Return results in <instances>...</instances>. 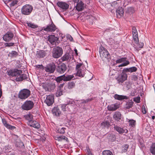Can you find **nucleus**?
<instances>
[{
  "label": "nucleus",
  "mask_w": 155,
  "mask_h": 155,
  "mask_svg": "<svg viewBox=\"0 0 155 155\" xmlns=\"http://www.w3.org/2000/svg\"><path fill=\"white\" fill-rule=\"evenodd\" d=\"M2 95V91L1 89H0V98L1 97Z\"/></svg>",
  "instance_id": "nucleus-60"
},
{
  "label": "nucleus",
  "mask_w": 155,
  "mask_h": 155,
  "mask_svg": "<svg viewBox=\"0 0 155 155\" xmlns=\"http://www.w3.org/2000/svg\"><path fill=\"white\" fill-rule=\"evenodd\" d=\"M59 36L61 37V39L63 38L64 37V35L61 33H59Z\"/></svg>",
  "instance_id": "nucleus-57"
},
{
  "label": "nucleus",
  "mask_w": 155,
  "mask_h": 155,
  "mask_svg": "<svg viewBox=\"0 0 155 155\" xmlns=\"http://www.w3.org/2000/svg\"><path fill=\"white\" fill-rule=\"evenodd\" d=\"M44 99V102L48 106L51 105L54 102V96L52 94L46 95Z\"/></svg>",
  "instance_id": "nucleus-9"
},
{
  "label": "nucleus",
  "mask_w": 155,
  "mask_h": 155,
  "mask_svg": "<svg viewBox=\"0 0 155 155\" xmlns=\"http://www.w3.org/2000/svg\"><path fill=\"white\" fill-rule=\"evenodd\" d=\"M62 53L63 51L62 48L57 47L53 49L52 56L54 58H58L61 56Z\"/></svg>",
  "instance_id": "nucleus-2"
},
{
  "label": "nucleus",
  "mask_w": 155,
  "mask_h": 155,
  "mask_svg": "<svg viewBox=\"0 0 155 155\" xmlns=\"http://www.w3.org/2000/svg\"><path fill=\"white\" fill-rule=\"evenodd\" d=\"M47 51L44 50H39L37 52V55L38 57L43 58L45 57Z\"/></svg>",
  "instance_id": "nucleus-23"
},
{
  "label": "nucleus",
  "mask_w": 155,
  "mask_h": 155,
  "mask_svg": "<svg viewBox=\"0 0 155 155\" xmlns=\"http://www.w3.org/2000/svg\"><path fill=\"white\" fill-rule=\"evenodd\" d=\"M14 44V43H7L5 44V45L6 47H10L13 46Z\"/></svg>",
  "instance_id": "nucleus-54"
},
{
  "label": "nucleus",
  "mask_w": 155,
  "mask_h": 155,
  "mask_svg": "<svg viewBox=\"0 0 155 155\" xmlns=\"http://www.w3.org/2000/svg\"><path fill=\"white\" fill-rule=\"evenodd\" d=\"M13 36V34L12 33L8 32L4 35L3 39L6 41H9L12 39Z\"/></svg>",
  "instance_id": "nucleus-14"
},
{
  "label": "nucleus",
  "mask_w": 155,
  "mask_h": 155,
  "mask_svg": "<svg viewBox=\"0 0 155 155\" xmlns=\"http://www.w3.org/2000/svg\"><path fill=\"white\" fill-rule=\"evenodd\" d=\"M22 73V71L20 70L15 69L14 70V76L18 77Z\"/></svg>",
  "instance_id": "nucleus-36"
},
{
  "label": "nucleus",
  "mask_w": 155,
  "mask_h": 155,
  "mask_svg": "<svg viewBox=\"0 0 155 155\" xmlns=\"http://www.w3.org/2000/svg\"><path fill=\"white\" fill-rule=\"evenodd\" d=\"M64 76V81H68L71 80L74 77V76L73 75H65V74L63 75Z\"/></svg>",
  "instance_id": "nucleus-31"
},
{
  "label": "nucleus",
  "mask_w": 155,
  "mask_h": 155,
  "mask_svg": "<svg viewBox=\"0 0 155 155\" xmlns=\"http://www.w3.org/2000/svg\"><path fill=\"white\" fill-rule=\"evenodd\" d=\"M133 104L132 100H129L126 104V107L127 109L131 108L133 107Z\"/></svg>",
  "instance_id": "nucleus-35"
},
{
  "label": "nucleus",
  "mask_w": 155,
  "mask_h": 155,
  "mask_svg": "<svg viewBox=\"0 0 155 155\" xmlns=\"http://www.w3.org/2000/svg\"><path fill=\"white\" fill-rule=\"evenodd\" d=\"M87 152L89 154V155H91V153L90 152V150L89 149V148H87Z\"/></svg>",
  "instance_id": "nucleus-58"
},
{
  "label": "nucleus",
  "mask_w": 155,
  "mask_h": 155,
  "mask_svg": "<svg viewBox=\"0 0 155 155\" xmlns=\"http://www.w3.org/2000/svg\"><path fill=\"white\" fill-rule=\"evenodd\" d=\"M18 0H8L7 1V3L11 7H16L18 5Z\"/></svg>",
  "instance_id": "nucleus-19"
},
{
  "label": "nucleus",
  "mask_w": 155,
  "mask_h": 155,
  "mask_svg": "<svg viewBox=\"0 0 155 155\" xmlns=\"http://www.w3.org/2000/svg\"><path fill=\"white\" fill-rule=\"evenodd\" d=\"M129 146L127 144H125V145L123 146L122 147V150L124 152H125L127 151L128 148Z\"/></svg>",
  "instance_id": "nucleus-49"
},
{
  "label": "nucleus",
  "mask_w": 155,
  "mask_h": 155,
  "mask_svg": "<svg viewBox=\"0 0 155 155\" xmlns=\"http://www.w3.org/2000/svg\"><path fill=\"white\" fill-rule=\"evenodd\" d=\"M134 79V80H136V79H137V77L136 76H134L133 77V79H132V80L133 79Z\"/></svg>",
  "instance_id": "nucleus-63"
},
{
  "label": "nucleus",
  "mask_w": 155,
  "mask_h": 155,
  "mask_svg": "<svg viewBox=\"0 0 155 155\" xmlns=\"http://www.w3.org/2000/svg\"><path fill=\"white\" fill-rule=\"evenodd\" d=\"M64 76L62 75L56 78L55 81L58 83H61L62 80L64 81Z\"/></svg>",
  "instance_id": "nucleus-43"
},
{
  "label": "nucleus",
  "mask_w": 155,
  "mask_h": 155,
  "mask_svg": "<svg viewBox=\"0 0 155 155\" xmlns=\"http://www.w3.org/2000/svg\"><path fill=\"white\" fill-rule=\"evenodd\" d=\"M52 112L54 115L56 116L59 115L61 113V111L58 107H54L52 110Z\"/></svg>",
  "instance_id": "nucleus-25"
},
{
  "label": "nucleus",
  "mask_w": 155,
  "mask_h": 155,
  "mask_svg": "<svg viewBox=\"0 0 155 155\" xmlns=\"http://www.w3.org/2000/svg\"><path fill=\"white\" fill-rule=\"evenodd\" d=\"M47 38L48 41L51 43V47H54L58 44V38L56 37H55L54 35H49Z\"/></svg>",
  "instance_id": "nucleus-3"
},
{
  "label": "nucleus",
  "mask_w": 155,
  "mask_h": 155,
  "mask_svg": "<svg viewBox=\"0 0 155 155\" xmlns=\"http://www.w3.org/2000/svg\"><path fill=\"white\" fill-rule=\"evenodd\" d=\"M127 74L125 73H122L119 75L116 79L118 83L120 84L124 82L127 79Z\"/></svg>",
  "instance_id": "nucleus-10"
},
{
  "label": "nucleus",
  "mask_w": 155,
  "mask_h": 155,
  "mask_svg": "<svg viewBox=\"0 0 155 155\" xmlns=\"http://www.w3.org/2000/svg\"><path fill=\"white\" fill-rule=\"evenodd\" d=\"M28 124L30 126L36 129H38L40 127L39 123L35 120H32L31 121H28Z\"/></svg>",
  "instance_id": "nucleus-16"
},
{
  "label": "nucleus",
  "mask_w": 155,
  "mask_h": 155,
  "mask_svg": "<svg viewBox=\"0 0 155 155\" xmlns=\"http://www.w3.org/2000/svg\"><path fill=\"white\" fill-rule=\"evenodd\" d=\"M121 114L120 113L118 112H117L115 113L113 117L114 118L117 120H119L121 119Z\"/></svg>",
  "instance_id": "nucleus-32"
},
{
  "label": "nucleus",
  "mask_w": 155,
  "mask_h": 155,
  "mask_svg": "<svg viewBox=\"0 0 155 155\" xmlns=\"http://www.w3.org/2000/svg\"><path fill=\"white\" fill-rule=\"evenodd\" d=\"M77 75L79 77H83L85 74L86 68L81 64L78 63L76 67Z\"/></svg>",
  "instance_id": "nucleus-1"
},
{
  "label": "nucleus",
  "mask_w": 155,
  "mask_h": 155,
  "mask_svg": "<svg viewBox=\"0 0 155 155\" xmlns=\"http://www.w3.org/2000/svg\"><path fill=\"white\" fill-rule=\"evenodd\" d=\"M42 87L46 91H51L55 88V86L54 83L50 82L42 84Z\"/></svg>",
  "instance_id": "nucleus-8"
},
{
  "label": "nucleus",
  "mask_w": 155,
  "mask_h": 155,
  "mask_svg": "<svg viewBox=\"0 0 155 155\" xmlns=\"http://www.w3.org/2000/svg\"><path fill=\"white\" fill-rule=\"evenodd\" d=\"M127 11L129 13L133 12L134 11V8L132 7H129L127 8Z\"/></svg>",
  "instance_id": "nucleus-52"
},
{
  "label": "nucleus",
  "mask_w": 155,
  "mask_h": 155,
  "mask_svg": "<svg viewBox=\"0 0 155 155\" xmlns=\"http://www.w3.org/2000/svg\"><path fill=\"white\" fill-rule=\"evenodd\" d=\"M62 94V92L60 88L56 92V96L57 97H59L61 96Z\"/></svg>",
  "instance_id": "nucleus-48"
},
{
  "label": "nucleus",
  "mask_w": 155,
  "mask_h": 155,
  "mask_svg": "<svg viewBox=\"0 0 155 155\" xmlns=\"http://www.w3.org/2000/svg\"><path fill=\"white\" fill-rule=\"evenodd\" d=\"M114 128L120 134H123L124 133H127L128 131L127 129H124L123 128L117 126H114Z\"/></svg>",
  "instance_id": "nucleus-21"
},
{
  "label": "nucleus",
  "mask_w": 155,
  "mask_h": 155,
  "mask_svg": "<svg viewBox=\"0 0 155 155\" xmlns=\"http://www.w3.org/2000/svg\"><path fill=\"white\" fill-rule=\"evenodd\" d=\"M103 155H113L112 152L109 150H105L102 152Z\"/></svg>",
  "instance_id": "nucleus-44"
},
{
  "label": "nucleus",
  "mask_w": 155,
  "mask_h": 155,
  "mask_svg": "<svg viewBox=\"0 0 155 155\" xmlns=\"http://www.w3.org/2000/svg\"><path fill=\"white\" fill-rule=\"evenodd\" d=\"M57 5L58 7L63 9L66 10L69 7L68 5L65 2H58L57 3Z\"/></svg>",
  "instance_id": "nucleus-17"
},
{
  "label": "nucleus",
  "mask_w": 155,
  "mask_h": 155,
  "mask_svg": "<svg viewBox=\"0 0 155 155\" xmlns=\"http://www.w3.org/2000/svg\"><path fill=\"white\" fill-rule=\"evenodd\" d=\"M101 57L103 60L108 58L109 53L107 50L103 46L100 47L99 49Z\"/></svg>",
  "instance_id": "nucleus-5"
},
{
  "label": "nucleus",
  "mask_w": 155,
  "mask_h": 155,
  "mask_svg": "<svg viewBox=\"0 0 155 155\" xmlns=\"http://www.w3.org/2000/svg\"><path fill=\"white\" fill-rule=\"evenodd\" d=\"M69 37H70V38H69V40L71 41H72L73 40V38L71 37V36H70Z\"/></svg>",
  "instance_id": "nucleus-61"
},
{
  "label": "nucleus",
  "mask_w": 155,
  "mask_h": 155,
  "mask_svg": "<svg viewBox=\"0 0 155 155\" xmlns=\"http://www.w3.org/2000/svg\"><path fill=\"white\" fill-rule=\"evenodd\" d=\"M75 86V83L73 81L69 82L68 84V87L69 89H72Z\"/></svg>",
  "instance_id": "nucleus-42"
},
{
  "label": "nucleus",
  "mask_w": 155,
  "mask_h": 155,
  "mask_svg": "<svg viewBox=\"0 0 155 155\" xmlns=\"http://www.w3.org/2000/svg\"><path fill=\"white\" fill-rule=\"evenodd\" d=\"M24 117L28 121H31L32 120L33 116L31 114L29 113L27 114L24 116Z\"/></svg>",
  "instance_id": "nucleus-38"
},
{
  "label": "nucleus",
  "mask_w": 155,
  "mask_h": 155,
  "mask_svg": "<svg viewBox=\"0 0 155 155\" xmlns=\"http://www.w3.org/2000/svg\"><path fill=\"white\" fill-rule=\"evenodd\" d=\"M18 55L17 52L15 51H12L9 53L8 56L11 57H15L16 56Z\"/></svg>",
  "instance_id": "nucleus-40"
},
{
  "label": "nucleus",
  "mask_w": 155,
  "mask_h": 155,
  "mask_svg": "<svg viewBox=\"0 0 155 155\" xmlns=\"http://www.w3.org/2000/svg\"><path fill=\"white\" fill-rule=\"evenodd\" d=\"M30 91L27 89H24L21 91L19 94V97L21 99H25L30 95Z\"/></svg>",
  "instance_id": "nucleus-7"
},
{
  "label": "nucleus",
  "mask_w": 155,
  "mask_h": 155,
  "mask_svg": "<svg viewBox=\"0 0 155 155\" xmlns=\"http://www.w3.org/2000/svg\"><path fill=\"white\" fill-rule=\"evenodd\" d=\"M132 32L133 40L137 42L138 41V35L137 31L135 27H133L132 28Z\"/></svg>",
  "instance_id": "nucleus-15"
},
{
  "label": "nucleus",
  "mask_w": 155,
  "mask_h": 155,
  "mask_svg": "<svg viewBox=\"0 0 155 155\" xmlns=\"http://www.w3.org/2000/svg\"><path fill=\"white\" fill-rule=\"evenodd\" d=\"M116 15L118 17H120L124 15V12L122 8L119 7L117 9Z\"/></svg>",
  "instance_id": "nucleus-22"
},
{
  "label": "nucleus",
  "mask_w": 155,
  "mask_h": 155,
  "mask_svg": "<svg viewBox=\"0 0 155 155\" xmlns=\"http://www.w3.org/2000/svg\"><path fill=\"white\" fill-rule=\"evenodd\" d=\"M55 65L53 64L48 65L45 67V71L48 73H53L55 69Z\"/></svg>",
  "instance_id": "nucleus-12"
},
{
  "label": "nucleus",
  "mask_w": 155,
  "mask_h": 155,
  "mask_svg": "<svg viewBox=\"0 0 155 155\" xmlns=\"http://www.w3.org/2000/svg\"><path fill=\"white\" fill-rule=\"evenodd\" d=\"M77 5L76 6V9L78 11H81L82 10L84 6V4L81 1H80L77 2Z\"/></svg>",
  "instance_id": "nucleus-18"
},
{
  "label": "nucleus",
  "mask_w": 155,
  "mask_h": 155,
  "mask_svg": "<svg viewBox=\"0 0 155 155\" xmlns=\"http://www.w3.org/2000/svg\"><path fill=\"white\" fill-rule=\"evenodd\" d=\"M114 97L116 99L120 101H121L124 99H128V97L126 96L119 95L117 94H116L114 95Z\"/></svg>",
  "instance_id": "nucleus-26"
},
{
  "label": "nucleus",
  "mask_w": 155,
  "mask_h": 155,
  "mask_svg": "<svg viewBox=\"0 0 155 155\" xmlns=\"http://www.w3.org/2000/svg\"><path fill=\"white\" fill-rule=\"evenodd\" d=\"M36 68L37 69L40 68L42 69L43 68V66L42 65H37L36 66Z\"/></svg>",
  "instance_id": "nucleus-56"
},
{
  "label": "nucleus",
  "mask_w": 155,
  "mask_h": 155,
  "mask_svg": "<svg viewBox=\"0 0 155 155\" xmlns=\"http://www.w3.org/2000/svg\"><path fill=\"white\" fill-rule=\"evenodd\" d=\"M134 47L136 49H138L139 48H141L143 47V43L142 42H139V39L138 41L136 42L135 41H134Z\"/></svg>",
  "instance_id": "nucleus-24"
},
{
  "label": "nucleus",
  "mask_w": 155,
  "mask_h": 155,
  "mask_svg": "<svg viewBox=\"0 0 155 155\" xmlns=\"http://www.w3.org/2000/svg\"><path fill=\"white\" fill-rule=\"evenodd\" d=\"M27 24L28 26L32 28H35L37 27V26L36 25L32 23L31 22L28 23Z\"/></svg>",
  "instance_id": "nucleus-47"
},
{
  "label": "nucleus",
  "mask_w": 155,
  "mask_h": 155,
  "mask_svg": "<svg viewBox=\"0 0 155 155\" xmlns=\"http://www.w3.org/2000/svg\"><path fill=\"white\" fill-rule=\"evenodd\" d=\"M67 69V66L66 65L62 63L58 65L57 68V71L59 73L62 74L64 73Z\"/></svg>",
  "instance_id": "nucleus-11"
},
{
  "label": "nucleus",
  "mask_w": 155,
  "mask_h": 155,
  "mask_svg": "<svg viewBox=\"0 0 155 155\" xmlns=\"http://www.w3.org/2000/svg\"><path fill=\"white\" fill-rule=\"evenodd\" d=\"M150 150L151 153L153 155H155V143H153Z\"/></svg>",
  "instance_id": "nucleus-39"
},
{
  "label": "nucleus",
  "mask_w": 155,
  "mask_h": 155,
  "mask_svg": "<svg viewBox=\"0 0 155 155\" xmlns=\"http://www.w3.org/2000/svg\"><path fill=\"white\" fill-rule=\"evenodd\" d=\"M70 55L68 53H66L63 57L61 58V59L63 61H65L69 59Z\"/></svg>",
  "instance_id": "nucleus-41"
},
{
  "label": "nucleus",
  "mask_w": 155,
  "mask_h": 155,
  "mask_svg": "<svg viewBox=\"0 0 155 155\" xmlns=\"http://www.w3.org/2000/svg\"><path fill=\"white\" fill-rule=\"evenodd\" d=\"M125 59V58H122L117 60L116 61V62L117 63H121L124 61Z\"/></svg>",
  "instance_id": "nucleus-50"
},
{
  "label": "nucleus",
  "mask_w": 155,
  "mask_h": 155,
  "mask_svg": "<svg viewBox=\"0 0 155 155\" xmlns=\"http://www.w3.org/2000/svg\"><path fill=\"white\" fill-rule=\"evenodd\" d=\"M125 64H121L119 65L118 66V67H123V66H125Z\"/></svg>",
  "instance_id": "nucleus-59"
},
{
  "label": "nucleus",
  "mask_w": 155,
  "mask_h": 155,
  "mask_svg": "<svg viewBox=\"0 0 155 155\" xmlns=\"http://www.w3.org/2000/svg\"><path fill=\"white\" fill-rule=\"evenodd\" d=\"M55 139L56 140H58L59 141H62V140H66V141H68V139L67 137L64 136H61L59 137H55Z\"/></svg>",
  "instance_id": "nucleus-34"
},
{
  "label": "nucleus",
  "mask_w": 155,
  "mask_h": 155,
  "mask_svg": "<svg viewBox=\"0 0 155 155\" xmlns=\"http://www.w3.org/2000/svg\"><path fill=\"white\" fill-rule=\"evenodd\" d=\"M127 121L129 122V125L132 127H135L136 122V121L133 119H127Z\"/></svg>",
  "instance_id": "nucleus-30"
},
{
  "label": "nucleus",
  "mask_w": 155,
  "mask_h": 155,
  "mask_svg": "<svg viewBox=\"0 0 155 155\" xmlns=\"http://www.w3.org/2000/svg\"><path fill=\"white\" fill-rule=\"evenodd\" d=\"M143 112L144 114H145L146 113V109L145 108L143 109Z\"/></svg>",
  "instance_id": "nucleus-62"
},
{
  "label": "nucleus",
  "mask_w": 155,
  "mask_h": 155,
  "mask_svg": "<svg viewBox=\"0 0 155 155\" xmlns=\"http://www.w3.org/2000/svg\"><path fill=\"white\" fill-rule=\"evenodd\" d=\"M33 9L32 7L29 5H25L21 8V13L24 15H28L30 14Z\"/></svg>",
  "instance_id": "nucleus-4"
},
{
  "label": "nucleus",
  "mask_w": 155,
  "mask_h": 155,
  "mask_svg": "<svg viewBox=\"0 0 155 155\" xmlns=\"http://www.w3.org/2000/svg\"><path fill=\"white\" fill-rule=\"evenodd\" d=\"M110 125V123L107 120L104 121L101 123V126L102 128H108Z\"/></svg>",
  "instance_id": "nucleus-33"
},
{
  "label": "nucleus",
  "mask_w": 155,
  "mask_h": 155,
  "mask_svg": "<svg viewBox=\"0 0 155 155\" xmlns=\"http://www.w3.org/2000/svg\"><path fill=\"white\" fill-rule=\"evenodd\" d=\"M27 78V75L25 74H22L21 75H20L18 77L16 78V79L17 81H20L24 79H26Z\"/></svg>",
  "instance_id": "nucleus-28"
},
{
  "label": "nucleus",
  "mask_w": 155,
  "mask_h": 155,
  "mask_svg": "<svg viewBox=\"0 0 155 155\" xmlns=\"http://www.w3.org/2000/svg\"><path fill=\"white\" fill-rule=\"evenodd\" d=\"M14 73V70H11V71H8V74L9 76L13 77L14 75V74H13Z\"/></svg>",
  "instance_id": "nucleus-53"
},
{
  "label": "nucleus",
  "mask_w": 155,
  "mask_h": 155,
  "mask_svg": "<svg viewBox=\"0 0 155 155\" xmlns=\"http://www.w3.org/2000/svg\"><path fill=\"white\" fill-rule=\"evenodd\" d=\"M34 103L31 101H26L21 106L22 109L25 110H31L33 107Z\"/></svg>",
  "instance_id": "nucleus-6"
},
{
  "label": "nucleus",
  "mask_w": 155,
  "mask_h": 155,
  "mask_svg": "<svg viewBox=\"0 0 155 155\" xmlns=\"http://www.w3.org/2000/svg\"><path fill=\"white\" fill-rule=\"evenodd\" d=\"M140 97H138L134 98V101L137 103H139L140 102Z\"/></svg>",
  "instance_id": "nucleus-51"
},
{
  "label": "nucleus",
  "mask_w": 155,
  "mask_h": 155,
  "mask_svg": "<svg viewBox=\"0 0 155 155\" xmlns=\"http://www.w3.org/2000/svg\"><path fill=\"white\" fill-rule=\"evenodd\" d=\"M56 29V27L52 22L51 24L48 25L47 27L44 29V30L47 31L53 32Z\"/></svg>",
  "instance_id": "nucleus-13"
},
{
  "label": "nucleus",
  "mask_w": 155,
  "mask_h": 155,
  "mask_svg": "<svg viewBox=\"0 0 155 155\" xmlns=\"http://www.w3.org/2000/svg\"><path fill=\"white\" fill-rule=\"evenodd\" d=\"M137 70V68L135 67H132L129 68H127L125 69L126 72H130L131 73L135 72Z\"/></svg>",
  "instance_id": "nucleus-37"
},
{
  "label": "nucleus",
  "mask_w": 155,
  "mask_h": 155,
  "mask_svg": "<svg viewBox=\"0 0 155 155\" xmlns=\"http://www.w3.org/2000/svg\"><path fill=\"white\" fill-rule=\"evenodd\" d=\"M90 101V100L89 99H87L86 100H80L78 101V103L79 104H84L86 102H88L89 101Z\"/></svg>",
  "instance_id": "nucleus-46"
},
{
  "label": "nucleus",
  "mask_w": 155,
  "mask_h": 155,
  "mask_svg": "<svg viewBox=\"0 0 155 155\" xmlns=\"http://www.w3.org/2000/svg\"><path fill=\"white\" fill-rule=\"evenodd\" d=\"M71 106V105L69 104H64L61 105V107L62 110L64 111H67V110L70 111L69 107Z\"/></svg>",
  "instance_id": "nucleus-27"
},
{
  "label": "nucleus",
  "mask_w": 155,
  "mask_h": 155,
  "mask_svg": "<svg viewBox=\"0 0 155 155\" xmlns=\"http://www.w3.org/2000/svg\"><path fill=\"white\" fill-rule=\"evenodd\" d=\"M125 59L124 60V61L122 62L123 63L122 64H125V66H126L129 64V62L127 60V58H124Z\"/></svg>",
  "instance_id": "nucleus-55"
},
{
  "label": "nucleus",
  "mask_w": 155,
  "mask_h": 155,
  "mask_svg": "<svg viewBox=\"0 0 155 155\" xmlns=\"http://www.w3.org/2000/svg\"><path fill=\"white\" fill-rule=\"evenodd\" d=\"M2 123L7 128L12 130L13 129L15 128L14 127L11 126L8 124H7L5 120L2 119Z\"/></svg>",
  "instance_id": "nucleus-29"
},
{
  "label": "nucleus",
  "mask_w": 155,
  "mask_h": 155,
  "mask_svg": "<svg viewBox=\"0 0 155 155\" xmlns=\"http://www.w3.org/2000/svg\"><path fill=\"white\" fill-rule=\"evenodd\" d=\"M119 107V105L117 104H112L108 105L107 106L108 109L110 111H114L116 110Z\"/></svg>",
  "instance_id": "nucleus-20"
},
{
  "label": "nucleus",
  "mask_w": 155,
  "mask_h": 155,
  "mask_svg": "<svg viewBox=\"0 0 155 155\" xmlns=\"http://www.w3.org/2000/svg\"><path fill=\"white\" fill-rule=\"evenodd\" d=\"M79 0H73L74 2L75 3H77L79 1Z\"/></svg>",
  "instance_id": "nucleus-64"
},
{
  "label": "nucleus",
  "mask_w": 155,
  "mask_h": 155,
  "mask_svg": "<svg viewBox=\"0 0 155 155\" xmlns=\"http://www.w3.org/2000/svg\"><path fill=\"white\" fill-rule=\"evenodd\" d=\"M65 128L64 127L59 128L57 129V132L61 134H63L65 133Z\"/></svg>",
  "instance_id": "nucleus-45"
}]
</instances>
